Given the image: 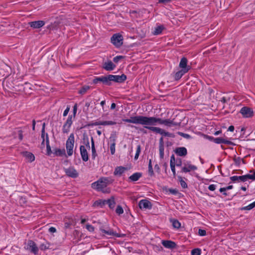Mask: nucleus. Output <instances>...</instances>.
<instances>
[{
    "mask_svg": "<svg viewBox=\"0 0 255 255\" xmlns=\"http://www.w3.org/2000/svg\"><path fill=\"white\" fill-rule=\"evenodd\" d=\"M45 23L43 20L34 21L29 22V25L33 28H39L44 25Z\"/></svg>",
    "mask_w": 255,
    "mask_h": 255,
    "instance_id": "obj_21",
    "label": "nucleus"
},
{
    "mask_svg": "<svg viewBox=\"0 0 255 255\" xmlns=\"http://www.w3.org/2000/svg\"><path fill=\"white\" fill-rule=\"evenodd\" d=\"M175 153L178 156H185L187 154V149L184 147H177L175 150Z\"/></svg>",
    "mask_w": 255,
    "mask_h": 255,
    "instance_id": "obj_19",
    "label": "nucleus"
},
{
    "mask_svg": "<svg viewBox=\"0 0 255 255\" xmlns=\"http://www.w3.org/2000/svg\"><path fill=\"white\" fill-rule=\"evenodd\" d=\"M46 145L47 148V153L48 155H50L51 153V147L49 144L48 135L46 134Z\"/></svg>",
    "mask_w": 255,
    "mask_h": 255,
    "instance_id": "obj_32",
    "label": "nucleus"
},
{
    "mask_svg": "<svg viewBox=\"0 0 255 255\" xmlns=\"http://www.w3.org/2000/svg\"><path fill=\"white\" fill-rule=\"evenodd\" d=\"M123 121L134 124H140L144 127L155 126L157 123L163 125L166 127H172L176 126L173 120L170 119H162L154 117H146L136 116L131 117L129 119H123Z\"/></svg>",
    "mask_w": 255,
    "mask_h": 255,
    "instance_id": "obj_1",
    "label": "nucleus"
},
{
    "mask_svg": "<svg viewBox=\"0 0 255 255\" xmlns=\"http://www.w3.org/2000/svg\"><path fill=\"white\" fill-rule=\"evenodd\" d=\"M216 186L214 184L210 185L208 187V189L210 191H214L216 189Z\"/></svg>",
    "mask_w": 255,
    "mask_h": 255,
    "instance_id": "obj_53",
    "label": "nucleus"
},
{
    "mask_svg": "<svg viewBox=\"0 0 255 255\" xmlns=\"http://www.w3.org/2000/svg\"><path fill=\"white\" fill-rule=\"evenodd\" d=\"M140 152V146L139 145H138L137 146L136 153L134 156L135 159H137L138 158Z\"/></svg>",
    "mask_w": 255,
    "mask_h": 255,
    "instance_id": "obj_42",
    "label": "nucleus"
},
{
    "mask_svg": "<svg viewBox=\"0 0 255 255\" xmlns=\"http://www.w3.org/2000/svg\"><path fill=\"white\" fill-rule=\"evenodd\" d=\"M234 129V127L233 126H230L228 128V130L230 131H233Z\"/></svg>",
    "mask_w": 255,
    "mask_h": 255,
    "instance_id": "obj_56",
    "label": "nucleus"
},
{
    "mask_svg": "<svg viewBox=\"0 0 255 255\" xmlns=\"http://www.w3.org/2000/svg\"><path fill=\"white\" fill-rule=\"evenodd\" d=\"M23 154L30 162H32L35 160L34 155L31 152L25 151L23 153Z\"/></svg>",
    "mask_w": 255,
    "mask_h": 255,
    "instance_id": "obj_29",
    "label": "nucleus"
},
{
    "mask_svg": "<svg viewBox=\"0 0 255 255\" xmlns=\"http://www.w3.org/2000/svg\"><path fill=\"white\" fill-rule=\"evenodd\" d=\"M161 243L167 249H173L175 248L176 246L175 242L169 240H162Z\"/></svg>",
    "mask_w": 255,
    "mask_h": 255,
    "instance_id": "obj_17",
    "label": "nucleus"
},
{
    "mask_svg": "<svg viewBox=\"0 0 255 255\" xmlns=\"http://www.w3.org/2000/svg\"><path fill=\"white\" fill-rule=\"evenodd\" d=\"M185 70L181 69L174 75V79L176 81L179 80L185 74L187 73Z\"/></svg>",
    "mask_w": 255,
    "mask_h": 255,
    "instance_id": "obj_27",
    "label": "nucleus"
},
{
    "mask_svg": "<svg viewBox=\"0 0 255 255\" xmlns=\"http://www.w3.org/2000/svg\"><path fill=\"white\" fill-rule=\"evenodd\" d=\"M101 230L103 233L107 234L108 235L116 236L117 237H120L118 234L115 232L113 230L109 229L108 230H106L105 229H101Z\"/></svg>",
    "mask_w": 255,
    "mask_h": 255,
    "instance_id": "obj_28",
    "label": "nucleus"
},
{
    "mask_svg": "<svg viewBox=\"0 0 255 255\" xmlns=\"http://www.w3.org/2000/svg\"><path fill=\"white\" fill-rule=\"evenodd\" d=\"M123 38L119 33L114 34L111 38V41L116 47H119L123 44Z\"/></svg>",
    "mask_w": 255,
    "mask_h": 255,
    "instance_id": "obj_6",
    "label": "nucleus"
},
{
    "mask_svg": "<svg viewBox=\"0 0 255 255\" xmlns=\"http://www.w3.org/2000/svg\"><path fill=\"white\" fill-rule=\"evenodd\" d=\"M170 165L171 169L173 173V174L174 176H175L176 175L175 164H170Z\"/></svg>",
    "mask_w": 255,
    "mask_h": 255,
    "instance_id": "obj_47",
    "label": "nucleus"
},
{
    "mask_svg": "<svg viewBox=\"0 0 255 255\" xmlns=\"http://www.w3.org/2000/svg\"><path fill=\"white\" fill-rule=\"evenodd\" d=\"M75 136L73 133L70 134L66 142V149L68 156H71L74 152Z\"/></svg>",
    "mask_w": 255,
    "mask_h": 255,
    "instance_id": "obj_3",
    "label": "nucleus"
},
{
    "mask_svg": "<svg viewBox=\"0 0 255 255\" xmlns=\"http://www.w3.org/2000/svg\"><path fill=\"white\" fill-rule=\"evenodd\" d=\"M112 182V180L110 181L107 177H103L100 178L97 181L92 184V187L98 191H102L104 193L109 192V190L106 189L108 185Z\"/></svg>",
    "mask_w": 255,
    "mask_h": 255,
    "instance_id": "obj_2",
    "label": "nucleus"
},
{
    "mask_svg": "<svg viewBox=\"0 0 255 255\" xmlns=\"http://www.w3.org/2000/svg\"><path fill=\"white\" fill-rule=\"evenodd\" d=\"M91 148H92V157L93 158H95V157H96V149H95V145H94V140H93V139L92 138V146H91Z\"/></svg>",
    "mask_w": 255,
    "mask_h": 255,
    "instance_id": "obj_35",
    "label": "nucleus"
},
{
    "mask_svg": "<svg viewBox=\"0 0 255 255\" xmlns=\"http://www.w3.org/2000/svg\"><path fill=\"white\" fill-rule=\"evenodd\" d=\"M110 83L112 81L117 83H123L127 79V76L125 74L122 75H109Z\"/></svg>",
    "mask_w": 255,
    "mask_h": 255,
    "instance_id": "obj_10",
    "label": "nucleus"
},
{
    "mask_svg": "<svg viewBox=\"0 0 255 255\" xmlns=\"http://www.w3.org/2000/svg\"><path fill=\"white\" fill-rule=\"evenodd\" d=\"M80 150L82 160L84 161H87L89 160V155L86 147L84 145H81Z\"/></svg>",
    "mask_w": 255,
    "mask_h": 255,
    "instance_id": "obj_16",
    "label": "nucleus"
},
{
    "mask_svg": "<svg viewBox=\"0 0 255 255\" xmlns=\"http://www.w3.org/2000/svg\"><path fill=\"white\" fill-rule=\"evenodd\" d=\"M49 231L50 233H55L56 232V229L54 227H50L49 229Z\"/></svg>",
    "mask_w": 255,
    "mask_h": 255,
    "instance_id": "obj_55",
    "label": "nucleus"
},
{
    "mask_svg": "<svg viewBox=\"0 0 255 255\" xmlns=\"http://www.w3.org/2000/svg\"><path fill=\"white\" fill-rule=\"evenodd\" d=\"M86 228L90 232H93L94 231V227L90 224H87L86 225Z\"/></svg>",
    "mask_w": 255,
    "mask_h": 255,
    "instance_id": "obj_44",
    "label": "nucleus"
},
{
    "mask_svg": "<svg viewBox=\"0 0 255 255\" xmlns=\"http://www.w3.org/2000/svg\"><path fill=\"white\" fill-rule=\"evenodd\" d=\"M116 212L118 215L122 214L124 213V210L121 206L118 205L116 209Z\"/></svg>",
    "mask_w": 255,
    "mask_h": 255,
    "instance_id": "obj_38",
    "label": "nucleus"
},
{
    "mask_svg": "<svg viewBox=\"0 0 255 255\" xmlns=\"http://www.w3.org/2000/svg\"><path fill=\"white\" fill-rule=\"evenodd\" d=\"M159 145H163V138L162 137L159 139Z\"/></svg>",
    "mask_w": 255,
    "mask_h": 255,
    "instance_id": "obj_57",
    "label": "nucleus"
},
{
    "mask_svg": "<svg viewBox=\"0 0 255 255\" xmlns=\"http://www.w3.org/2000/svg\"><path fill=\"white\" fill-rule=\"evenodd\" d=\"M77 108H78V105L77 104H75L73 107V115H72V119H74L76 116L77 111Z\"/></svg>",
    "mask_w": 255,
    "mask_h": 255,
    "instance_id": "obj_43",
    "label": "nucleus"
},
{
    "mask_svg": "<svg viewBox=\"0 0 255 255\" xmlns=\"http://www.w3.org/2000/svg\"><path fill=\"white\" fill-rule=\"evenodd\" d=\"M178 180H179V181L180 182L181 186L183 188H187V184H186L185 181L183 179L182 177H181V176H178Z\"/></svg>",
    "mask_w": 255,
    "mask_h": 255,
    "instance_id": "obj_34",
    "label": "nucleus"
},
{
    "mask_svg": "<svg viewBox=\"0 0 255 255\" xmlns=\"http://www.w3.org/2000/svg\"><path fill=\"white\" fill-rule=\"evenodd\" d=\"M144 128L149 129V130L153 132H155L156 133H159L162 135V136H168L170 137H174L175 136V135L173 133L169 132L168 131H166L163 129L159 127L155 126H145L144 127Z\"/></svg>",
    "mask_w": 255,
    "mask_h": 255,
    "instance_id": "obj_4",
    "label": "nucleus"
},
{
    "mask_svg": "<svg viewBox=\"0 0 255 255\" xmlns=\"http://www.w3.org/2000/svg\"><path fill=\"white\" fill-rule=\"evenodd\" d=\"M159 155L161 158H163L164 156V146L163 145H159Z\"/></svg>",
    "mask_w": 255,
    "mask_h": 255,
    "instance_id": "obj_41",
    "label": "nucleus"
},
{
    "mask_svg": "<svg viewBox=\"0 0 255 255\" xmlns=\"http://www.w3.org/2000/svg\"><path fill=\"white\" fill-rule=\"evenodd\" d=\"M116 67V65H115L111 60L105 62L103 65V68L107 71H112Z\"/></svg>",
    "mask_w": 255,
    "mask_h": 255,
    "instance_id": "obj_18",
    "label": "nucleus"
},
{
    "mask_svg": "<svg viewBox=\"0 0 255 255\" xmlns=\"http://www.w3.org/2000/svg\"><path fill=\"white\" fill-rule=\"evenodd\" d=\"M65 172L67 176L72 178H76L78 176L76 170L72 167L65 169Z\"/></svg>",
    "mask_w": 255,
    "mask_h": 255,
    "instance_id": "obj_14",
    "label": "nucleus"
},
{
    "mask_svg": "<svg viewBox=\"0 0 255 255\" xmlns=\"http://www.w3.org/2000/svg\"><path fill=\"white\" fill-rule=\"evenodd\" d=\"M240 113L243 117L246 118H251L254 115V112L253 110L247 107H243L240 110Z\"/></svg>",
    "mask_w": 255,
    "mask_h": 255,
    "instance_id": "obj_12",
    "label": "nucleus"
},
{
    "mask_svg": "<svg viewBox=\"0 0 255 255\" xmlns=\"http://www.w3.org/2000/svg\"><path fill=\"white\" fill-rule=\"evenodd\" d=\"M226 191V189H225V188H221L220 189V191L221 192H225V191Z\"/></svg>",
    "mask_w": 255,
    "mask_h": 255,
    "instance_id": "obj_63",
    "label": "nucleus"
},
{
    "mask_svg": "<svg viewBox=\"0 0 255 255\" xmlns=\"http://www.w3.org/2000/svg\"><path fill=\"white\" fill-rule=\"evenodd\" d=\"M73 123L72 116L69 115L66 121L62 127V132L64 133H68L69 131L71 125Z\"/></svg>",
    "mask_w": 255,
    "mask_h": 255,
    "instance_id": "obj_11",
    "label": "nucleus"
},
{
    "mask_svg": "<svg viewBox=\"0 0 255 255\" xmlns=\"http://www.w3.org/2000/svg\"><path fill=\"white\" fill-rule=\"evenodd\" d=\"M18 138L20 140H22L23 139L22 131L21 130L18 131Z\"/></svg>",
    "mask_w": 255,
    "mask_h": 255,
    "instance_id": "obj_50",
    "label": "nucleus"
},
{
    "mask_svg": "<svg viewBox=\"0 0 255 255\" xmlns=\"http://www.w3.org/2000/svg\"><path fill=\"white\" fill-rule=\"evenodd\" d=\"M138 206L141 209H150L152 208L151 202L146 199L140 200L139 202Z\"/></svg>",
    "mask_w": 255,
    "mask_h": 255,
    "instance_id": "obj_13",
    "label": "nucleus"
},
{
    "mask_svg": "<svg viewBox=\"0 0 255 255\" xmlns=\"http://www.w3.org/2000/svg\"><path fill=\"white\" fill-rule=\"evenodd\" d=\"M148 173L150 176H152L154 175V172L151 164V159H150L149 161Z\"/></svg>",
    "mask_w": 255,
    "mask_h": 255,
    "instance_id": "obj_33",
    "label": "nucleus"
},
{
    "mask_svg": "<svg viewBox=\"0 0 255 255\" xmlns=\"http://www.w3.org/2000/svg\"><path fill=\"white\" fill-rule=\"evenodd\" d=\"M92 82L94 84H97L98 83H102L106 85L110 86L112 83H110L109 76H102L101 77H95L92 81Z\"/></svg>",
    "mask_w": 255,
    "mask_h": 255,
    "instance_id": "obj_8",
    "label": "nucleus"
},
{
    "mask_svg": "<svg viewBox=\"0 0 255 255\" xmlns=\"http://www.w3.org/2000/svg\"><path fill=\"white\" fill-rule=\"evenodd\" d=\"M142 176V173L140 172H136L132 174L129 177V179L131 181H136Z\"/></svg>",
    "mask_w": 255,
    "mask_h": 255,
    "instance_id": "obj_26",
    "label": "nucleus"
},
{
    "mask_svg": "<svg viewBox=\"0 0 255 255\" xmlns=\"http://www.w3.org/2000/svg\"><path fill=\"white\" fill-rule=\"evenodd\" d=\"M212 139L213 141L217 144H220V143H228V141L226 140V139H224L222 137H217V138H212Z\"/></svg>",
    "mask_w": 255,
    "mask_h": 255,
    "instance_id": "obj_30",
    "label": "nucleus"
},
{
    "mask_svg": "<svg viewBox=\"0 0 255 255\" xmlns=\"http://www.w3.org/2000/svg\"><path fill=\"white\" fill-rule=\"evenodd\" d=\"M105 202L108 205L109 207L111 209H113L116 204L114 198L113 197L106 201H105Z\"/></svg>",
    "mask_w": 255,
    "mask_h": 255,
    "instance_id": "obj_31",
    "label": "nucleus"
},
{
    "mask_svg": "<svg viewBox=\"0 0 255 255\" xmlns=\"http://www.w3.org/2000/svg\"><path fill=\"white\" fill-rule=\"evenodd\" d=\"M110 141H111V144H110V151L112 155L114 154L116 151V137L115 136H111L110 138Z\"/></svg>",
    "mask_w": 255,
    "mask_h": 255,
    "instance_id": "obj_22",
    "label": "nucleus"
},
{
    "mask_svg": "<svg viewBox=\"0 0 255 255\" xmlns=\"http://www.w3.org/2000/svg\"><path fill=\"white\" fill-rule=\"evenodd\" d=\"M40 248L41 250H45L47 249V247L45 245H41L40 247Z\"/></svg>",
    "mask_w": 255,
    "mask_h": 255,
    "instance_id": "obj_58",
    "label": "nucleus"
},
{
    "mask_svg": "<svg viewBox=\"0 0 255 255\" xmlns=\"http://www.w3.org/2000/svg\"><path fill=\"white\" fill-rule=\"evenodd\" d=\"M172 226L175 228L179 229L181 226L180 223L177 220H173L172 221Z\"/></svg>",
    "mask_w": 255,
    "mask_h": 255,
    "instance_id": "obj_36",
    "label": "nucleus"
},
{
    "mask_svg": "<svg viewBox=\"0 0 255 255\" xmlns=\"http://www.w3.org/2000/svg\"><path fill=\"white\" fill-rule=\"evenodd\" d=\"M117 124L116 122L112 121H98L96 122L94 125L95 126H112Z\"/></svg>",
    "mask_w": 255,
    "mask_h": 255,
    "instance_id": "obj_20",
    "label": "nucleus"
},
{
    "mask_svg": "<svg viewBox=\"0 0 255 255\" xmlns=\"http://www.w3.org/2000/svg\"><path fill=\"white\" fill-rule=\"evenodd\" d=\"M127 168L123 166H119L115 168L114 174L116 176H120L124 173Z\"/></svg>",
    "mask_w": 255,
    "mask_h": 255,
    "instance_id": "obj_23",
    "label": "nucleus"
},
{
    "mask_svg": "<svg viewBox=\"0 0 255 255\" xmlns=\"http://www.w3.org/2000/svg\"><path fill=\"white\" fill-rule=\"evenodd\" d=\"M35 120H33L32 121V129L34 130H35Z\"/></svg>",
    "mask_w": 255,
    "mask_h": 255,
    "instance_id": "obj_60",
    "label": "nucleus"
},
{
    "mask_svg": "<svg viewBox=\"0 0 255 255\" xmlns=\"http://www.w3.org/2000/svg\"><path fill=\"white\" fill-rule=\"evenodd\" d=\"M116 107V104H115V103H112V105H111V109H112V110H113V109H115Z\"/></svg>",
    "mask_w": 255,
    "mask_h": 255,
    "instance_id": "obj_59",
    "label": "nucleus"
},
{
    "mask_svg": "<svg viewBox=\"0 0 255 255\" xmlns=\"http://www.w3.org/2000/svg\"><path fill=\"white\" fill-rule=\"evenodd\" d=\"M197 169V167L192 164L190 161H187L184 163V165L181 169V171L184 173L190 172L195 171Z\"/></svg>",
    "mask_w": 255,
    "mask_h": 255,
    "instance_id": "obj_9",
    "label": "nucleus"
},
{
    "mask_svg": "<svg viewBox=\"0 0 255 255\" xmlns=\"http://www.w3.org/2000/svg\"><path fill=\"white\" fill-rule=\"evenodd\" d=\"M164 29V26L163 25H157L155 26L152 31V33L154 35H159L161 33L162 30Z\"/></svg>",
    "mask_w": 255,
    "mask_h": 255,
    "instance_id": "obj_24",
    "label": "nucleus"
},
{
    "mask_svg": "<svg viewBox=\"0 0 255 255\" xmlns=\"http://www.w3.org/2000/svg\"><path fill=\"white\" fill-rule=\"evenodd\" d=\"M24 248L34 255H36L38 252V248L36 244L32 240H29L25 245Z\"/></svg>",
    "mask_w": 255,
    "mask_h": 255,
    "instance_id": "obj_7",
    "label": "nucleus"
},
{
    "mask_svg": "<svg viewBox=\"0 0 255 255\" xmlns=\"http://www.w3.org/2000/svg\"><path fill=\"white\" fill-rule=\"evenodd\" d=\"M41 138H42V141L41 143V145L44 147L45 146V142H46V134L42 136V132H41Z\"/></svg>",
    "mask_w": 255,
    "mask_h": 255,
    "instance_id": "obj_52",
    "label": "nucleus"
},
{
    "mask_svg": "<svg viewBox=\"0 0 255 255\" xmlns=\"http://www.w3.org/2000/svg\"><path fill=\"white\" fill-rule=\"evenodd\" d=\"M198 234L200 236H205L206 235V231L205 230L199 229Z\"/></svg>",
    "mask_w": 255,
    "mask_h": 255,
    "instance_id": "obj_45",
    "label": "nucleus"
},
{
    "mask_svg": "<svg viewBox=\"0 0 255 255\" xmlns=\"http://www.w3.org/2000/svg\"><path fill=\"white\" fill-rule=\"evenodd\" d=\"M54 154L58 156H66L65 150L64 149L55 148L54 149Z\"/></svg>",
    "mask_w": 255,
    "mask_h": 255,
    "instance_id": "obj_25",
    "label": "nucleus"
},
{
    "mask_svg": "<svg viewBox=\"0 0 255 255\" xmlns=\"http://www.w3.org/2000/svg\"><path fill=\"white\" fill-rule=\"evenodd\" d=\"M124 58V57L122 55L117 56L113 58V61L116 63H118L121 60Z\"/></svg>",
    "mask_w": 255,
    "mask_h": 255,
    "instance_id": "obj_40",
    "label": "nucleus"
},
{
    "mask_svg": "<svg viewBox=\"0 0 255 255\" xmlns=\"http://www.w3.org/2000/svg\"><path fill=\"white\" fill-rule=\"evenodd\" d=\"M255 207V201L250 204L246 207V209L248 210H251Z\"/></svg>",
    "mask_w": 255,
    "mask_h": 255,
    "instance_id": "obj_48",
    "label": "nucleus"
},
{
    "mask_svg": "<svg viewBox=\"0 0 255 255\" xmlns=\"http://www.w3.org/2000/svg\"><path fill=\"white\" fill-rule=\"evenodd\" d=\"M192 255H200L201 250L199 249H195L191 251Z\"/></svg>",
    "mask_w": 255,
    "mask_h": 255,
    "instance_id": "obj_39",
    "label": "nucleus"
},
{
    "mask_svg": "<svg viewBox=\"0 0 255 255\" xmlns=\"http://www.w3.org/2000/svg\"><path fill=\"white\" fill-rule=\"evenodd\" d=\"M230 179L233 182H236L238 181H241L242 182H245L249 179L252 180H255V171H254L253 174H246L242 176H233L230 177Z\"/></svg>",
    "mask_w": 255,
    "mask_h": 255,
    "instance_id": "obj_5",
    "label": "nucleus"
},
{
    "mask_svg": "<svg viewBox=\"0 0 255 255\" xmlns=\"http://www.w3.org/2000/svg\"><path fill=\"white\" fill-rule=\"evenodd\" d=\"M187 59L185 57H183L181 59L179 66L182 70H185L186 72H188L190 69L191 67L187 66Z\"/></svg>",
    "mask_w": 255,
    "mask_h": 255,
    "instance_id": "obj_15",
    "label": "nucleus"
},
{
    "mask_svg": "<svg viewBox=\"0 0 255 255\" xmlns=\"http://www.w3.org/2000/svg\"><path fill=\"white\" fill-rule=\"evenodd\" d=\"M175 164V157L173 155L171 156L170 161V164Z\"/></svg>",
    "mask_w": 255,
    "mask_h": 255,
    "instance_id": "obj_54",
    "label": "nucleus"
},
{
    "mask_svg": "<svg viewBox=\"0 0 255 255\" xmlns=\"http://www.w3.org/2000/svg\"><path fill=\"white\" fill-rule=\"evenodd\" d=\"M105 103H106L105 101H101V102L100 104H101V105L103 107V108L104 107V106L105 105Z\"/></svg>",
    "mask_w": 255,
    "mask_h": 255,
    "instance_id": "obj_64",
    "label": "nucleus"
},
{
    "mask_svg": "<svg viewBox=\"0 0 255 255\" xmlns=\"http://www.w3.org/2000/svg\"><path fill=\"white\" fill-rule=\"evenodd\" d=\"M221 132H222V130H219L216 131L214 133V134H215V135H218V134H220Z\"/></svg>",
    "mask_w": 255,
    "mask_h": 255,
    "instance_id": "obj_61",
    "label": "nucleus"
},
{
    "mask_svg": "<svg viewBox=\"0 0 255 255\" xmlns=\"http://www.w3.org/2000/svg\"><path fill=\"white\" fill-rule=\"evenodd\" d=\"M45 123H44L42 125V128L41 130V132H42V136H44V135L45 134H48L47 133L45 132Z\"/></svg>",
    "mask_w": 255,
    "mask_h": 255,
    "instance_id": "obj_51",
    "label": "nucleus"
},
{
    "mask_svg": "<svg viewBox=\"0 0 255 255\" xmlns=\"http://www.w3.org/2000/svg\"><path fill=\"white\" fill-rule=\"evenodd\" d=\"M89 89L90 87L89 86H84L79 90V93L80 94H84Z\"/></svg>",
    "mask_w": 255,
    "mask_h": 255,
    "instance_id": "obj_37",
    "label": "nucleus"
},
{
    "mask_svg": "<svg viewBox=\"0 0 255 255\" xmlns=\"http://www.w3.org/2000/svg\"><path fill=\"white\" fill-rule=\"evenodd\" d=\"M70 106H68L67 107L66 109L64 111V113H63L64 117H66L68 115V114L70 111Z\"/></svg>",
    "mask_w": 255,
    "mask_h": 255,
    "instance_id": "obj_49",
    "label": "nucleus"
},
{
    "mask_svg": "<svg viewBox=\"0 0 255 255\" xmlns=\"http://www.w3.org/2000/svg\"><path fill=\"white\" fill-rule=\"evenodd\" d=\"M172 0H158V3H162L163 4H166L170 2Z\"/></svg>",
    "mask_w": 255,
    "mask_h": 255,
    "instance_id": "obj_46",
    "label": "nucleus"
},
{
    "mask_svg": "<svg viewBox=\"0 0 255 255\" xmlns=\"http://www.w3.org/2000/svg\"><path fill=\"white\" fill-rule=\"evenodd\" d=\"M233 188V186L232 185H229L226 187H225V189L226 190H230V189H231Z\"/></svg>",
    "mask_w": 255,
    "mask_h": 255,
    "instance_id": "obj_62",
    "label": "nucleus"
}]
</instances>
